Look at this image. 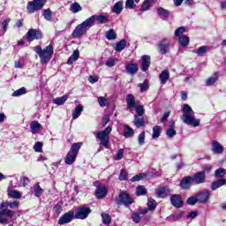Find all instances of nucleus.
<instances>
[{"instance_id": "60", "label": "nucleus", "mask_w": 226, "mask_h": 226, "mask_svg": "<svg viewBox=\"0 0 226 226\" xmlns=\"http://www.w3.org/2000/svg\"><path fill=\"white\" fill-rule=\"evenodd\" d=\"M167 137L172 139V137H176V131L174 128H169L166 132Z\"/></svg>"}, {"instance_id": "37", "label": "nucleus", "mask_w": 226, "mask_h": 226, "mask_svg": "<svg viewBox=\"0 0 226 226\" xmlns=\"http://www.w3.org/2000/svg\"><path fill=\"white\" fill-rule=\"evenodd\" d=\"M157 13L160 17H162L163 19H169V15H170V12H169V11L163 9L162 7H159L157 9Z\"/></svg>"}, {"instance_id": "11", "label": "nucleus", "mask_w": 226, "mask_h": 226, "mask_svg": "<svg viewBox=\"0 0 226 226\" xmlns=\"http://www.w3.org/2000/svg\"><path fill=\"white\" fill-rule=\"evenodd\" d=\"M117 204H123L124 206H130L133 204V198L126 192H121L117 199Z\"/></svg>"}, {"instance_id": "18", "label": "nucleus", "mask_w": 226, "mask_h": 226, "mask_svg": "<svg viewBox=\"0 0 226 226\" xmlns=\"http://www.w3.org/2000/svg\"><path fill=\"white\" fill-rule=\"evenodd\" d=\"M149 66H151V56L144 55L141 56V70L142 72H147Z\"/></svg>"}, {"instance_id": "6", "label": "nucleus", "mask_w": 226, "mask_h": 226, "mask_svg": "<svg viewBox=\"0 0 226 226\" xmlns=\"http://www.w3.org/2000/svg\"><path fill=\"white\" fill-rule=\"evenodd\" d=\"M89 27H91V25L89 24V21L86 19L76 26L72 32L73 38H79V36H82V34H84V31H86V29H89Z\"/></svg>"}, {"instance_id": "57", "label": "nucleus", "mask_w": 226, "mask_h": 226, "mask_svg": "<svg viewBox=\"0 0 226 226\" xmlns=\"http://www.w3.org/2000/svg\"><path fill=\"white\" fill-rule=\"evenodd\" d=\"M10 24V19H4L2 22V29L4 34L6 33V31H8V25Z\"/></svg>"}, {"instance_id": "48", "label": "nucleus", "mask_w": 226, "mask_h": 226, "mask_svg": "<svg viewBox=\"0 0 226 226\" xmlns=\"http://www.w3.org/2000/svg\"><path fill=\"white\" fill-rule=\"evenodd\" d=\"M147 207H148V209H150V211H154V209H156V200L151 198L148 199Z\"/></svg>"}, {"instance_id": "61", "label": "nucleus", "mask_w": 226, "mask_h": 226, "mask_svg": "<svg viewBox=\"0 0 226 226\" xmlns=\"http://www.w3.org/2000/svg\"><path fill=\"white\" fill-rule=\"evenodd\" d=\"M135 6V2L133 0H126L125 8L132 10Z\"/></svg>"}, {"instance_id": "16", "label": "nucleus", "mask_w": 226, "mask_h": 226, "mask_svg": "<svg viewBox=\"0 0 226 226\" xmlns=\"http://www.w3.org/2000/svg\"><path fill=\"white\" fill-rule=\"evenodd\" d=\"M75 216V214L72 211H69L65 213L62 217L58 220L59 225H64V223H70L72 220H73V217Z\"/></svg>"}, {"instance_id": "13", "label": "nucleus", "mask_w": 226, "mask_h": 226, "mask_svg": "<svg viewBox=\"0 0 226 226\" xmlns=\"http://www.w3.org/2000/svg\"><path fill=\"white\" fill-rule=\"evenodd\" d=\"M211 151L214 153V154H223V152L225 151V148L220 142L217 140H212L211 143Z\"/></svg>"}, {"instance_id": "62", "label": "nucleus", "mask_w": 226, "mask_h": 226, "mask_svg": "<svg viewBox=\"0 0 226 226\" xmlns=\"http://www.w3.org/2000/svg\"><path fill=\"white\" fill-rule=\"evenodd\" d=\"M151 3L149 0H145L143 4H142V10L143 11H146L149 10V6H151Z\"/></svg>"}, {"instance_id": "3", "label": "nucleus", "mask_w": 226, "mask_h": 226, "mask_svg": "<svg viewBox=\"0 0 226 226\" xmlns=\"http://www.w3.org/2000/svg\"><path fill=\"white\" fill-rule=\"evenodd\" d=\"M110 132H112V126H108L105 130L94 132V135L100 140L101 146L109 149V142H110Z\"/></svg>"}, {"instance_id": "42", "label": "nucleus", "mask_w": 226, "mask_h": 226, "mask_svg": "<svg viewBox=\"0 0 226 226\" xmlns=\"http://www.w3.org/2000/svg\"><path fill=\"white\" fill-rule=\"evenodd\" d=\"M9 197H11L12 199H21L22 193L17 190H11L8 192Z\"/></svg>"}, {"instance_id": "5", "label": "nucleus", "mask_w": 226, "mask_h": 226, "mask_svg": "<svg viewBox=\"0 0 226 226\" xmlns=\"http://www.w3.org/2000/svg\"><path fill=\"white\" fill-rule=\"evenodd\" d=\"M47 3V0H33L27 3L26 10L27 13H34L42 10Z\"/></svg>"}, {"instance_id": "19", "label": "nucleus", "mask_w": 226, "mask_h": 226, "mask_svg": "<svg viewBox=\"0 0 226 226\" xmlns=\"http://www.w3.org/2000/svg\"><path fill=\"white\" fill-rule=\"evenodd\" d=\"M126 73L133 77L139 72V65L137 64L130 63L125 65Z\"/></svg>"}, {"instance_id": "22", "label": "nucleus", "mask_w": 226, "mask_h": 226, "mask_svg": "<svg viewBox=\"0 0 226 226\" xmlns=\"http://www.w3.org/2000/svg\"><path fill=\"white\" fill-rule=\"evenodd\" d=\"M192 185H193L192 177H185L180 182V186H181V188H184V190H186L187 188H190V186Z\"/></svg>"}, {"instance_id": "28", "label": "nucleus", "mask_w": 226, "mask_h": 226, "mask_svg": "<svg viewBox=\"0 0 226 226\" xmlns=\"http://www.w3.org/2000/svg\"><path fill=\"white\" fill-rule=\"evenodd\" d=\"M79 57H80V51H79V49H75L72 55L69 57L67 64H73V62L77 61Z\"/></svg>"}, {"instance_id": "9", "label": "nucleus", "mask_w": 226, "mask_h": 226, "mask_svg": "<svg viewBox=\"0 0 226 226\" xmlns=\"http://www.w3.org/2000/svg\"><path fill=\"white\" fill-rule=\"evenodd\" d=\"M41 38H43V33L40 30L31 28L26 33V41L29 43H31V41H34V40H41Z\"/></svg>"}, {"instance_id": "12", "label": "nucleus", "mask_w": 226, "mask_h": 226, "mask_svg": "<svg viewBox=\"0 0 226 226\" xmlns=\"http://www.w3.org/2000/svg\"><path fill=\"white\" fill-rule=\"evenodd\" d=\"M90 213H91V208L87 207H81L79 208V210L77 211L74 216L78 220H86V218L89 216Z\"/></svg>"}, {"instance_id": "51", "label": "nucleus", "mask_w": 226, "mask_h": 226, "mask_svg": "<svg viewBox=\"0 0 226 226\" xmlns=\"http://www.w3.org/2000/svg\"><path fill=\"white\" fill-rule=\"evenodd\" d=\"M98 102L101 107H107L109 105V100L103 96L98 97Z\"/></svg>"}, {"instance_id": "2", "label": "nucleus", "mask_w": 226, "mask_h": 226, "mask_svg": "<svg viewBox=\"0 0 226 226\" xmlns=\"http://www.w3.org/2000/svg\"><path fill=\"white\" fill-rule=\"evenodd\" d=\"M34 50L38 54L42 64L49 63L54 55V47L52 45L47 46L44 49H41V46L37 45L34 48Z\"/></svg>"}, {"instance_id": "14", "label": "nucleus", "mask_w": 226, "mask_h": 226, "mask_svg": "<svg viewBox=\"0 0 226 226\" xmlns=\"http://www.w3.org/2000/svg\"><path fill=\"white\" fill-rule=\"evenodd\" d=\"M170 203L174 206V207H177V209L183 207V198H181V195L179 194H172L170 196Z\"/></svg>"}, {"instance_id": "7", "label": "nucleus", "mask_w": 226, "mask_h": 226, "mask_svg": "<svg viewBox=\"0 0 226 226\" xmlns=\"http://www.w3.org/2000/svg\"><path fill=\"white\" fill-rule=\"evenodd\" d=\"M171 47L172 44L170 43V40L168 38L162 39L157 44L158 52L162 55L168 54Z\"/></svg>"}, {"instance_id": "41", "label": "nucleus", "mask_w": 226, "mask_h": 226, "mask_svg": "<svg viewBox=\"0 0 226 226\" xmlns=\"http://www.w3.org/2000/svg\"><path fill=\"white\" fill-rule=\"evenodd\" d=\"M135 132H133V129H132V127H130L129 125L125 126L124 132V136L126 139H130V137H133V134Z\"/></svg>"}, {"instance_id": "34", "label": "nucleus", "mask_w": 226, "mask_h": 226, "mask_svg": "<svg viewBox=\"0 0 226 226\" xmlns=\"http://www.w3.org/2000/svg\"><path fill=\"white\" fill-rule=\"evenodd\" d=\"M106 38L109 41H112L117 38V34H116V31L114 29H109L106 32Z\"/></svg>"}, {"instance_id": "17", "label": "nucleus", "mask_w": 226, "mask_h": 226, "mask_svg": "<svg viewBox=\"0 0 226 226\" xmlns=\"http://www.w3.org/2000/svg\"><path fill=\"white\" fill-rule=\"evenodd\" d=\"M209 197H211V192L209 191H203L197 195L198 202L206 204L209 200Z\"/></svg>"}, {"instance_id": "44", "label": "nucleus", "mask_w": 226, "mask_h": 226, "mask_svg": "<svg viewBox=\"0 0 226 226\" xmlns=\"http://www.w3.org/2000/svg\"><path fill=\"white\" fill-rule=\"evenodd\" d=\"M102 222L104 225H110V222H112V217L109 215V214H102Z\"/></svg>"}, {"instance_id": "49", "label": "nucleus", "mask_w": 226, "mask_h": 226, "mask_svg": "<svg viewBox=\"0 0 226 226\" xmlns=\"http://www.w3.org/2000/svg\"><path fill=\"white\" fill-rule=\"evenodd\" d=\"M138 142L139 146H144L146 144V132H142L138 136Z\"/></svg>"}, {"instance_id": "46", "label": "nucleus", "mask_w": 226, "mask_h": 226, "mask_svg": "<svg viewBox=\"0 0 226 226\" xmlns=\"http://www.w3.org/2000/svg\"><path fill=\"white\" fill-rule=\"evenodd\" d=\"M136 193L138 196L146 195V193H147V190H146V187L144 185H139L136 188Z\"/></svg>"}, {"instance_id": "23", "label": "nucleus", "mask_w": 226, "mask_h": 226, "mask_svg": "<svg viewBox=\"0 0 226 226\" xmlns=\"http://www.w3.org/2000/svg\"><path fill=\"white\" fill-rule=\"evenodd\" d=\"M169 79H170V73H169V71L167 70H163L159 75L161 84H167Z\"/></svg>"}, {"instance_id": "39", "label": "nucleus", "mask_w": 226, "mask_h": 226, "mask_svg": "<svg viewBox=\"0 0 226 226\" xmlns=\"http://www.w3.org/2000/svg\"><path fill=\"white\" fill-rule=\"evenodd\" d=\"M209 47L207 46H201L198 49L194 50V54H197V56H204L206 52H208Z\"/></svg>"}, {"instance_id": "21", "label": "nucleus", "mask_w": 226, "mask_h": 226, "mask_svg": "<svg viewBox=\"0 0 226 226\" xmlns=\"http://www.w3.org/2000/svg\"><path fill=\"white\" fill-rule=\"evenodd\" d=\"M108 190L105 186H99L95 190V197L96 199H105L107 197Z\"/></svg>"}, {"instance_id": "35", "label": "nucleus", "mask_w": 226, "mask_h": 226, "mask_svg": "<svg viewBox=\"0 0 226 226\" xmlns=\"http://www.w3.org/2000/svg\"><path fill=\"white\" fill-rule=\"evenodd\" d=\"M124 49H126V41L124 40L116 43L115 50L117 52H121L122 50H124Z\"/></svg>"}, {"instance_id": "24", "label": "nucleus", "mask_w": 226, "mask_h": 226, "mask_svg": "<svg viewBox=\"0 0 226 226\" xmlns=\"http://www.w3.org/2000/svg\"><path fill=\"white\" fill-rule=\"evenodd\" d=\"M41 128L42 127L38 121H33L30 124V130L34 135L38 133Z\"/></svg>"}, {"instance_id": "64", "label": "nucleus", "mask_w": 226, "mask_h": 226, "mask_svg": "<svg viewBox=\"0 0 226 226\" xmlns=\"http://www.w3.org/2000/svg\"><path fill=\"white\" fill-rule=\"evenodd\" d=\"M27 183H29V178L26 177H20V185H22V186H26Z\"/></svg>"}, {"instance_id": "25", "label": "nucleus", "mask_w": 226, "mask_h": 226, "mask_svg": "<svg viewBox=\"0 0 226 226\" xmlns=\"http://www.w3.org/2000/svg\"><path fill=\"white\" fill-rule=\"evenodd\" d=\"M225 185H226V179L225 178L219 179V180L215 181V182L212 183L211 189L213 191L218 190V188H221V186H225Z\"/></svg>"}, {"instance_id": "36", "label": "nucleus", "mask_w": 226, "mask_h": 226, "mask_svg": "<svg viewBox=\"0 0 226 226\" xmlns=\"http://www.w3.org/2000/svg\"><path fill=\"white\" fill-rule=\"evenodd\" d=\"M218 80V73L215 72L206 80V86H213Z\"/></svg>"}, {"instance_id": "55", "label": "nucleus", "mask_w": 226, "mask_h": 226, "mask_svg": "<svg viewBox=\"0 0 226 226\" xmlns=\"http://www.w3.org/2000/svg\"><path fill=\"white\" fill-rule=\"evenodd\" d=\"M34 149L36 153H41V151H43V144H41V142H36L34 146Z\"/></svg>"}, {"instance_id": "63", "label": "nucleus", "mask_w": 226, "mask_h": 226, "mask_svg": "<svg viewBox=\"0 0 226 226\" xmlns=\"http://www.w3.org/2000/svg\"><path fill=\"white\" fill-rule=\"evenodd\" d=\"M139 86L142 93H144V91H147V89L149 88V86L147 85V81H144L143 83H140Z\"/></svg>"}, {"instance_id": "53", "label": "nucleus", "mask_w": 226, "mask_h": 226, "mask_svg": "<svg viewBox=\"0 0 226 226\" xmlns=\"http://www.w3.org/2000/svg\"><path fill=\"white\" fill-rule=\"evenodd\" d=\"M22 94H26V87H21L15 92H13L12 96H22Z\"/></svg>"}, {"instance_id": "29", "label": "nucleus", "mask_w": 226, "mask_h": 226, "mask_svg": "<svg viewBox=\"0 0 226 226\" xmlns=\"http://www.w3.org/2000/svg\"><path fill=\"white\" fill-rule=\"evenodd\" d=\"M82 110H84V106L79 104L72 112V119H78L80 114H82Z\"/></svg>"}, {"instance_id": "15", "label": "nucleus", "mask_w": 226, "mask_h": 226, "mask_svg": "<svg viewBox=\"0 0 226 226\" xmlns=\"http://www.w3.org/2000/svg\"><path fill=\"white\" fill-rule=\"evenodd\" d=\"M192 182L196 185H202L206 183V173L205 171H198L192 177Z\"/></svg>"}, {"instance_id": "32", "label": "nucleus", "mask_w": 226, "mask_h": 226, "mask_svg": "<svg viewBox=\"0 0 226 226\" xmlns=\"http://www.w3.org/2000/svg\"><path fill=\"white\" fill-rule=\"evenodd\" d=\"M178 42L182 47H188L190 43V38L186 35H181L178 37Z\"/></svg>"}, {"instance_id": "40", "label": "nucleus", "mask_w": 226, "mask_h": 226, "mask_svg": "<svg viewBox=\"0 0 226 226\" xmlns=\"http://www.w3.org/2000/svg\"><path fill=\"white\" fill-rule=\"evenodd\" d=\"M161 133H162V127H160V125L154 126L152 139H158Z\"/></svg>"}, {"instance_id": "30", "label": "nucleus", "mask_w": 226, "mask_h": 226, "mask_svg": "<svg viewBox=\"0 0 226 226\" xmlns=\"http://www.w3.org/2000/svg\"><path fill=\"white\" fill-rule=\"evenodd\" d=\"M68 100V95H63L62 97L55 98L53 103L55 105H64Z\"/></svg>"}, {"instance_id": "56", "label": "nucleus", "mask_w": 226, "mask_h": 226, "mask_svg": "<svg viewBox=\"0 0 226 226\" xmlns=\"http://www.w3.org/2000/svg\"><path fill=\"white\" fill-rule=\"evenodd\" d=\"M143 177H146V174L145 173H139V175H136V176L132 177L131 181L132 183H135L137 181H140Z\"/></svg>"}, {"instance_id": "45", "label": "nucleus", "mask_w": 226, "mask_h": 226, "mask_svg": "<svg viewBox=\"0 0 226 226\" xmlns=\"http://www.w3.org/2000/svg\"><path fill=\"white\" fill-rule=\"evenodd\" d=\"M182 218H183V212H180L176 215H172L170 217H168L170 222H177V220H181Z\"/></svg>"}, {"instance_id": "27", "label": "nucleus", "mask_w": 226, "mask_h": 226, "mask_svg": "<svg viewBox=\"0 0 226 226\" xmlns=\"http://www.w3.org/2000/svg\"><path fill=\"white\" fill-rule=\"evenodd\" d=\"M134 124L136 128H141L146 124V121L144 120V117H139V115H134Z\"/></svg>"}, {"instance_id": "1", "label": "nucleus", "mask_w": 226, "mask_h": 226, "mask_svg": "<svg viewBox=\"0 0 226 226\" xmlns=\"http://www.w3.org/2000/svg\"><path fill=\"white\" fill-rule=\"evenodd\" d=\"M181 119L188 126H193V128L200 126V119L195 118V111L188 104H184L182 107Z\"/></svg>"}, {"instance_id": "26", "label": "nucleus", "mask_w": 226, "mask_h": 226, "mask_svg": "<svg viewBox=\"0 0 226 226\" xmlns=\"http://www.w3.org/2000/svg\"><path fill=\"white\" fill-rule=\"evenodd\" d=\"M126 103L128 109H134L135 105H137V103L135 102V96H133V94H127Z\"/></svg>"}, {"instance_id": "47", "label": "nucleus", "mask_w": 226, "mask_h": 226, "mask_svg": "<svg viewBox=\"0 0 226 226\" xmlns=\"http://www.w3.org/2000/svg\"><path fill=\"white\" fill-rule=\"evenodd\" d=\"M117 58H109L105 64L108 68H112V66H116V64H117Z\"/></svg>"}, {"instance_id": "52", "label": "nucleus", "mask_w": 226, "mask_h": 226, "mask_svg": "<svg viewBox=\"0 0 226 226\" xmlns=\"http://www.w3.org/2000/svg\"><path fill=\"white\" fill-rule=\"evenodd\" d=\"M43 15L46 20H52V11L50 9H45Z\"/></svg>"}, {"instance_id": "50", "label": "nucleus", "mask_w": 226, "mask_h": 226, "mask_svg": "<svg viewBox=\"0 0 226 226\" xmlns=\"http://www.w3.org/2000/svg\"><path fill=\"white\" fill-rule=\"evenodd\" d=\"M118 179L119 181H126L128 179V171L126 170H121Z\"/></svg>"}, {"instance_id": "59", "label": "nucleus", "mask_w": 226, "mask_h": 226, "mask_svg": "<svg viewBox=\"0 0 226 226\" xmlns=\"http://www.w3.org/2000/svg\"><path fill=\"white\" fill-rule=\"evenodd\" d=\"M144 106L143 105H139L136 107V112H137V115L136 116H139V117H142L144 116Z\"/></svg>"}, {"instance_id": "10", "label": "nucleus", "mask_w": 226, "mask_h": 226, "mask_svg": "<svg viewBox=\"0 0 226 226\" xmlns=\"http://www.w3.org/2000/svg\"><path fill=\"white\" fill-rule=\"evenodd\" d=\"M88 21V24H90V27H93L94 26V22L96 24H105L109 22V17L105 15H93L90 18L87 19Z\"/></svg>"}, {"instance_id": "33", "label": "nucleus", "mask_w": 226, "mask_h": 226, "mask_svg": "<svg viewBox=\"0 0 226 226\" xmlns=\"http://www.w3.org/2000/svg\"><path fill=\"white\" fill-rule=\"evenodd\" d=\"M34 193L35 197H41L43 195V189L40 186V183H36L34 185Z\"/></svg>"}, {"instance_id": "43", "label": "nucleus", "mask_w": 226, "mask_h": 226, "mask_svg": "<svg viewBox=\"0 0 226 226\" xmlns=\"http://www.w3.org/2000/svg\"><path fill=\"white\" fill-rule=\"evenodd\" d=\"M215 177H217L218 179H220L221 177H223L224 176H226V170L223 168H219L215 171Z\"/></svg>"}, {"instance_id": "54", "label": "nucleus", "mask_w": 226, "mask_h": 226, "mask_svg": "<svg viewBox=\"0 0 226 226\" xmlns=\"http://www.w3.org/2000/svg\"><path fill=\"white\" fill-rule=\"evenodd\" d=\"M197 202H199V200L197 197H190L187 199V201L186 203L189 205V206H195V204H197Z\"/></svg>"}, {"instance_id": "58", "label": "nucleus", "mask_w": 226, "mask_h": 226, "mask_svg": "<svg viewBox=\"0 0 226 226\" xmlns=\"http://www.w3.org/2000/svg\"><path fill=\"white\" fill-rule=\"evenodd\" d=\"M186 31V28L180 26L178 27L176 31H175V36H177V38H179L181 36V34H183V33H185Z\"/></svg>"}, {"instance_id": "20", "label": "nucleus", "mask_w": 226, "mask_h": 226, "mask_svg": "<svg viewBox=\"0 0 226 226\" xmlns=\"http://www.w3.org/2000/svg\"><path fill=\"white\" fill-rule=\"evenodd\" d=\"M170 190L168 187H159L155 191V195L158 199H165L169 195Z\"/></svg>"}, {"instance_id": "31", "label": "nucleus", "mask_w": 226, "mask_h": 226, "mask_svg": "<svg viewBox=\"0 0 226 226\" xmlns=\"http://www.w3.org/2000/svg\"><path fill=\"white\" fill-rule=\"evenodd\" d=\"M70 11L72 13H79V11H82V6L77 2L71 4L69 8Z\"/></svg>"}, {"instance_id": "38", "label": "nucleus", "mask_w": 226, "mask_h": 226, "mask_svg": "<svg viewBox=\"0 0 226 226\" xmlns=\"http://www.w3.org/2000/svg\"><path fill=\"white\" fill-rule=\"evenodd\" d=\"M123 11V2L119 1L113 6V13L119 15Z\"/></svg>"}, {"instance_id": "8", "label": "nucleus", "mask_w": 226, "mask_h": 226, "mask_svg": "<svg viewBox=\"0 0 226 226\" xmlns=\"http://www.w3.org/2000/svg\"><path fill=\"white\" fill-rule=\"evenodd\" d=\"M4 216H8L9 218H13L15 216V211L10 210L8 208L0 209V223L1 225H8L10 221Z\"/></svg>"}, {"instance_id": "4", "label": "nucleus", "mask_w": 226, "mask_h": 226, "mask_svg": "<svg viewBox=\"0 0 226 226\" xmlns=\"http://www.w3.org/2000/svg\"><path fill=\"white\" fill-rule=\"evenodd\" d=\"M82 143H73L70 151L65 156V163L66 165H73L75 163V160H77V156L79 154V151H80V147Z\"/></svg>"}]
</instances>
